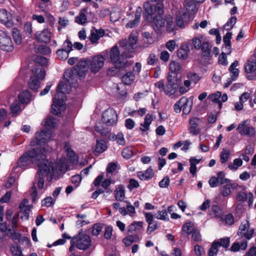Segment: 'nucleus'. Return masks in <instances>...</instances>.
I'll list each match as a JSON object with an SVG mask.
<instances>
[{
    "label": "nucleus",
    "instance_id": "1",
    "mask_svg": "<svg viewBox=\"0 0 256 256\" xmlns=\"http://www.w3.org/2000/svg\"><path fill=\"white\" fill-rule=\"evenodd\" d=\"M38 171L36 176L37 186L39 189L44 188V177L47 176L48 180H51L53 176L60 173L66 172L68 168V160L66 158H62L55 163L44 160L38 164Z\"/></svg>",
    "mask_w": 256,
    "mask_h": 256
},
{
    "label": "nucleus",
    "instance_id": "2",
    "mask_svg": "<svg viewBox=\"0 0 256 256\" xmlns=\"http://www.w3.org/2000/svg\"><path fill=\"white\" fill-rule=\"evenodd\" d=\"M48 150V148L40 146L25 152L17 162V166L24 169L31 164L36 163L38 165L40 162L46 160V154Z\"/></svg>",
    "mask_w": 256,
    "mask_h": 256
},
{
    "label": "nucleus",
    "instance_id": "3",
    "mask_svg": "<svg viewBox=\"0 0 256 256\" xmlns=\"http://www.w3.org/2000/svg\"><path fill=\"white\" fill-rule=\"evenodd\" d=\"M163 8V4L162 3L158 2L156 4L158 15L154 16L152 26L154 30L157 34H161L165 29H166L168 32H171L175 28V24L171 16H166L164 18H162Z\"/></svg>",
    "mask_w": 256,
    "mask_h": 256
},
{
    "label": "nucleus",
    "instance_id": "4",
    "mask_svg": "<svg viewBox=\"0 0 256 256\" xmlns=\"http://www.w3.org/2000/svg\"><path fill=\"white\" fill-rule=\"evenodd\" d=\"M132 56V54H127L126 52H122L120 56L118 48L116 45L112 47L110 53V58L111 62L118 68H126L127 66V60L126 58Z\"/></svg>",
    "mask_w": 256,
    "mask_h": 256
},
{
    "label": "nucleus",
    "instance_id": "5",
    "mask_svg": "<svg viewBox=\"0 0 256 256\" xmlns=\"http://www.w3.org/2000/svg\"><path fill=\"white\" fill-rule=\"evenodd\" d=\"M70 244L71 246L69 248L70 252L73 250L74 246L80 250H86L90 246L92 240L89 236L84 234H79L72 239Z\"/></svg>",
    "mask_w": 256,
    "mask_h": 256
},
{
    "label": "nucleus",
    "instance_id": "6",
    "mask_svg": "<svg viewBox=\"0 0 256 256\" xmlns=\"http://www.w3.org/2000/svg\"><path fill=\"white\" fill-rule=\"evenodd\" d=\"M35 76H32L28 82L30 88L32 90H36L40 87V83L38 78L40 80H44L46 72L44 68L41 66H36L32 70Z\"/></svg>",
    "mask_w": 256,
    "mask_h": 256
},
{
    "label": "nucleus",
    "instance_id": "7",
    "mask_svg": "<svg viewBox=\"0 0 256 256\" xmlns=\"http://www.w3.org/2000/svg\"><path fill=\"white\" fill-rule=\"evenodd\" d=\"M254 230L250 226V222L247 220H244L240 224L237 234L242 238H244L247 240H250L254 236Z\"/></svg>",
    "mask_w": 256,
    "mask_h": 256
},
{
    "label": "nucleus",
    "instance_id": "8",
    "mask_svg": "<svg viewBox=\"0 0 256 256\" xmlns=\"http://www.w3.org/2000/svg\"><path fill=\"white\" fill-rule=\"evenodd\" d=\"M88 68L92 73L99 72L104 65L105 58L102 54H98L87 59Z\"/></svg>",
    "mask_w": 256,
    "mask_h": 256
},
{
    "label": "nucleus",
    "instance_id": "9",
    "mask_svg": "<svg viewBox=\"0 0 256 256\" xmlns=\"http://www.w3.org/2000/svg\"><path fill=\"white\" fill-rule=\"evenodd\" d=\"M0 48L6 52H12L14 48L10 36L2 30H0Z\"/></svg>",
    "mask_w": 256,
    "mask_h": 256
},
{
    "label": "nucleus",
    "instance_id": "10",
    "mask_svg": "<svg viewBox=\"0 0 256 256\" xmlns=\"http://www.w3.org/2000/svg\"><path fill=\"white\" fill-rule=\"evenodd\" d=\"M52 136V132L50 130L46 131L42 130L40 132H38L35 135L36 142L34 141L31 142V145L34 146L36 144L42 145L45 144L51 139Z\"/></svg>",
    "mask_w": 256,
    "mask_h": 256
},
{
    "label": "nucleus",
    "instance_id": "11",
    "mask_svg": "<svg viewBox=\"0 0 256 256\" xmlns=\"http://www.w3.org/2000/svg\"><path fill=\"white\" fill-rule=\"evenodd\" d=\"M102 122L108 126H112L116 124L117 114L115 110L112 108L106 110L102 114Z\"/></svg>",
    "mask_w": 256,
    "mask_h": 256
},
{
    "label": "nucleus",
    "instance_id": "12",
    "mask_svg": "<svg viewBox=\"0 0 256 256\" xmlns=\"http://www.w3.org/2000/svg\"><path fill=\"white\" fill-rule=\"evenodd\" d=\"M64 102V96H62V98H59V94H56L53 98L51 112L54 115L60 114V111L65 109Z\"/></svg>",
    "mask_w": 256,
    "mask_h": 256
},
{
    "label": "nucleus",
    "instance_id": "13",
    "mask_svg": "<svg viewBox=\"0 0 256 256\" xmlns=\"http://www.w3.org/2000/svg\"><path fill=\"white\" fill-rule=\"evenodd\" d=\"M192 2H187L186 4V8L187 10L184 8L182 9L179 11L178 15L176 16V22L178 26L180 28L184 27L186 24L188 22L190 19L189 14L188 13V7L192 5Z\"/></svg>",
    "mask_w": 256,
    "mask_h": 256
},
{
    "label": "nucleus",
    "instance_id": "14",
    "mask_svg": "<svg viewBox=\"0 0 256 256\" xmlns=\"http://www.w3.org/2000/svg\"><path fill=\"white\" fill-rule=\"evenodd\" d=\"M88 60H85L80 62L76 68L72 71H68L64 74V76H71L72 74H76L79 76L82 77L85 75L86 72L88 69Z\"/></svg>",
    "mask_w": 256,
    "mask_h": 256
},
{
    "label": "nucleus",
    "instance_id": "15",
    "mask_svg": "<svg viewBox=\"0 0 256 256\" xmlns=\"http://www.w3.org/2000/svg\"><path fill=\"white\" fill-rule=\"evenodd\" d=\"M69 76H70L68 75L64 76L66 80L59 83L57 88V93L56 94H59V98H62V96H64V101L66 100L65 94L70 92V84L72 83L70 78H67Z\"/></svg>",
    "mask_w": 256,
    "mask_h": 256
},
{
    "label": "nucleus",
    "instance_id": "16",
    "mask_svg": "<svg viewBox=\"0 0 256 256\" xmlns=\"http://www.w3.org/2000/svg\"><path fill=\"white\" fill-rule=\"evenodd\" d=\"M138 40V36L136 35L132 34L129 36L128 43L126 40H123L120 42L119 44L122 47H125L126 50L130 52V54L133 53L135 50V44Z\"/></svg>",
    "mask_w": 256,
    "mask_h": 256
},
{
    "label": "nucleus",
    "instance_id": "17",
    "mask_svg": "<svg viewBox=\"0 0 256 256\" xmlns=\"http://www.w3.org/2000/svg\"><path fill=\"white\" fill-rule=\"evenodd\" d=\"M249 124L250 121L248 120L242 121L238 124L236 130L241 134L254 136L255 134L254 129L252 126H248Z\"/></svg>",
    "mask_w": 256,
    "mask_h": 256
},
{
    "label": "nucleus",
    "instance_id": "18",
    "mask_svg": "<svg viewBox=\"0 0 256 256\" xmlns=\"http://www.w3.org/2000/svg\"><path fill=\"white\" fill-rule=\"evenodd\" d=\"M32 206L28 204L27 199H24L20 204V212L22 214L21 218L23 220H28Z\"/></svg>",
    "mask_w": 256,
    "mask_h": 256
},
{
    "label": "nucleus",
    "instance_id": "19",
    "mask_svg": "<svg viewBox=\"0 0 256 256\" xmlns=\"http://www.w3.org/2000/svg\"><path fill=\"white\" fill-rule=\"evenodd\" d=\"M0 21L7 27L10 28L13 25L11 14L4 9L0 10Z\"/></svg>",
    "mask_w": 256,
    "mask_h": 256
},
{
    "label": "nucleus",
    "instance_id": "20",
    "mask_svg": "<svg viewBox=\"0 0 256 256\" xmlns=\"http://www.w3.org/2000/svg\"><path fill=\"white\" fill-rule=\"evenodd\" d=\"M50 38L51 33L47 29L44 30L42 32H36V40L40 42H48L50 40Z\"/></svg>",
    "mask_w": 256,
    "mask_h": 256
},
{
    "label": "nucleus",
    "instance_id": "21",
    "mask_svg": "<svg viewBox=\"0 0 256 256\" xmlns=\"http://www.w3.org/2000/svg\"><path fill=\"white\" fill-rule=\"evenodd\" d=\"M104 34V31L102 30H92L89 36V39L91 43L93 44H97L100 38H102Z\"/></svg>",
    "mask_w": 256,
    "mask_h": 256
},
{
    "label": "nucleus",
    "instance_id": "22",
    "mask_svg": "<svg viewBox=\"0 0 256 256\" xmlns=\"http://www.w3.org/2000/svg\"><path fill=\"white\" fill-rule=\"evenodd\" d=\"M64 148L70 161L73 164L76 163L78 162L77 156L72 150L71 146L68 142H64Z\"/></svg>",
    "mask_w": 256,
    "mask_h": 256
},
{
    "label": "nucleus",
    "instance_id": "23",
    "mask_svg": "<svg viewBox=\"0 0 256 256\" xmlns=\"http://www.w3.org/2000/svg\"><path fill=\"white\" fill-rule=\"evenodd\" d=\"M94 15L90 11L88 10V8H85L82 10L80 14L76 18V22L79 24H84L87 22V15Z\"/></svg>",
    "mask_w": 256,
    "mask_h": 256
},
{
    "label": "nucleus",
    "instance_id": "24",
    "mask_svg": "<svg viewBox=\"0 0 256 256\" xmlns=\"http://www.w3.org/2000/svg\"><path fill=\"white\" fill-rule=\"evenodd\" d=\"M145 13L144 14V16L148 20L149 16L152 17L154 14L158 15V10L156 8V5L153 6L150 2H146L144 4Z\"/></svg>",
    "mask_w": 256,
    "mask_h": 256
},
{
    "label": "nucleus",
    "instance_id": "25",
    "mask_svg": "<svg viewBox=\"0 0 256 256\" xmlns=\"http://www.w3.org/2000/svg\"><path fill=\"white\" fill-rule=\"evenodd\" d=\"M248 242L246 240H237L230 247V250L233 252H236L240 250H244L247 248Z\"/></svg>",
    "mask_w": 256,
    "mask_h": 256
},
{
    "label": "nucleus",
    "instance_id": "26",
    "mask_svg": "<svg viewBox=\"0 0 256 256\" xmlns=\"http://www.w3.org/2000/svg\"><path fill=\"white\" fill-rule=\"evenodd\" d=\"M108 146L106 142L102 140H97L94 152L96 154H98L106 150Z\"/></svg>",
    "mask_w": 256,
    "mask_h": 256
},
{
    "label": "nucleus",
    "instance_id": "27",
    "mask_svg": "<svg viewBox=\"0 0 256 256\" xmlns=\"http://www.w3.org/2000/svg\"><path fill=\"white\" fill-rule=\"evenodd\" d=\"M115 198L118 201H123L125 198V190L122 185H120L116 188L114 191Z\"/></svg>",
    "mask_w": 256,
    "mask_h": 256
},
{
    "label": "nucleus",
    "instance_id": "28",
    "mask_svg": "<svg viewBox=\"0 0 256 256\" xmlns=\"http://www.w3.org/2000/svg\"><path fill=\"white\" fill-rule=\"evenodd\" d=\"M137 175L141 180H145L152 178L154 176V172L150 167L144 172H138Z\"/></svg>",
    "mask_w": 256,
    "mask_h": 256
},
{
    "label": "nucleus",
    "instance_id": "29",
    "mask_svg": "<svg viewBox=\"0 0 256 256\" xmlns=\"http://www.w3.org/2000/svg\"><path fill=\"white\" fill-rule=\"evenodd\" d=\"M58 119L52 116H48L43 122L46 128H54L58 124Z\"/></svg>",
    "mask_w": 256,
    "mask_h": 256
},
{
    "label": "nucleus",
    "instance_id": "30",
    "mask_svg": "<svg viewBox=\"0 0 256 256\" xmlns=\"http://www.w3.org/2000/svg\"><path fill=\"white\" fill-rule=\"evenodd\" d=\"M109 140L112 141H116L120 145L124 146L126 144L124 134L122 132H118L117 134H110L108 136Z\"/></svg>",
    "mask_w": 256,
    "mask_h": 256
},
{
    "label": "nucleus",
    "instance_id": "31",
    "mask_svg": "<svg viewBox=\"0 0 256 256\" xmlns=\"http://www.w3.org/2000/svg\"><path fill=\"white\" fill-rule=\"evenodd\" d=\"M168 81V86H170L171 88H178L177 74L176 72H170L167 77Z\"/></svg>",
    "mask_w": 256,
    "mask_h": 256
},
{
    "label": "nucleus",
    "instance_id": "32",
    "mask_svg": "<svg viewBox=\"0 0 256 256\" xmlns=\"http://www.w3.org/2000/svg\"><path fill=\"white\" fill-rule=\"evenodd\" d=\"M212 46L210 43L206 40V38L202 44L200 49L202 50V55L203 57H208L210 54V49Z\"/></svg>",
    "mask_w": 256,
    "mask_h": 256
},
{
    "label": "nucleus",
    "instance_id": "33",
    "mask_svg": "<svg viewBox=\"0 0 256 256\" xmlns=\"http://www.w3.org/2000/svg\"><path fill=\"white\" fill-rule=\"evenodd\" d=\"M135 80V75L132 72H126L122 77V81L126 85L132 84Z\"/></svg>",
    "mask_w": 256,
    "mask_h": 256
},
{
    "label": "nucleus",
    "instance_id": "34",
    "mask_svg": "<svg viewBox=\"0 0 256 256\" xmlns=\"http://www.w3.org/2000/svg\"><path fill=\"white\" fill-rule=\"evenodd\" d=\"M236 186L235 184H230L228 182L221 188V194L222 196H226L231 193V189L234 188Z\"/></svg>",
    "mask_w": 256,
    "mask_h": 256
},
{
    "label": "nucleus",
    "instance_id": "35",
    "mask_svg": "<svg viewBox=\"0 0 256 256\" xmlns=\"http://www.w3.org/2000/svg\"><path fill=\"white\" fill-rule=\"evenodd\" d=\"M205 39L206 37L203 36H198L194 37L192 39V41L194 48L196 50H200V48L202 47V44Z\"/></svg>",
    "mask_w": 256,
    "mask_h": 256
},
{
    "label": "nucleus",
    "instance_id": "36",
    "mask_svg": "<svg viewBox=\"0 0 256 256\" xmlns=\"http://www.w3.org/2000/svg\"><path fill=\"white\" fill-rule=\"evenodd\" d=\"M18 98L22 104H28L30 101V94L28 90H24L20 94Z\"/></svg>",
    "mask_w": 256,
    "mask_h": 256
},
{
    "label": "nucleus",
    "instance_id": "37",
    "mask_svg": "<svg viewBox=\"0 0 256 256\" xmlns=\"http://www.w3.org/2000/svg\"><path fill=\"white\" fill-rule=\"evenodd\" d=\"M196 230H197V228L195 227L194 224L192 222H186L182 226V232L187 235L192 234L193 231H194Z\"/></svg>",
    "mask_w": 256,
    "mask_h": 256
},
{
    "label": "nucleus",
    "instance_id": "38",
    "mask_svg": "<svg viewBox=\"0 0 256 256\" xmlns=\"http://www.w3.org/2000/svg\"><path fill=\"white\" fill-rule=\"evenodd\" d=\"M152 120V115L148 114L146 115L144 123L141 124L140 129L141 130L146 132L149 129L150 125Z\"/></svg>",
    "mask_w": 256,
    "mask_h": 256
},
{
    "label": "nucleus",
    "instance_id": "39",
    "mask_svg": "<svg viewBox=\"0 0 256 256\" xmlns=\"http://www.w3.org/2000/svg\"><path fill=\"white\" fill-rule=\"evenodd\" d=\"M242 160L241 158H235L232 163H230L228 168L232 171H236L239 167L241 166L242 164Z\"/></svg>",
    "mask_w": 256,
    "mask_h": 256
},
{
    "label": "nucleus",
    "instance_id": "40",
    "mask_svg": "<svg viewBox=\"0 0 256 256\" xmlns=\"http://www.w3.org/2000/svg\"><path fill=\"white\" fill-rule=\"evenodd\" d=\"M224 212L218 206H212L211 208V215L216 218H222Z\"/></svg>",
    "mask_w": 256,
    "mask_h": 256
},
{
    "label": "nucleus",
    "instance_id": "41",
    "mask_svg": "<svg viewBox=\"0 0 256 256\" xmlns=\"http://www.w3.org/2000/svg\"><path fill=\"white\" fill-rule=\"evenodd\" d=\"M142 222H134L128 227V232L132 233L134 232L140 230L142 226Z\"/></svg>",
    "mask_w": 256,
    "mask_h": 256
},
{
    "label": "nucleus",
    "instance_id": "42",
    "mask_svg": "<svg viewBox=\"0 0 256 256\" xmlns=\"http://www.w3.org/2000/svg\"><path fill=\"white\" fill-rule=\"evenodd\" d=\"M188 102V98L182 97L174 105V110L176 113L180 112L182 109V104Z\"/></svg>",
    "mask_w": 256,
    "mask_h": 256
},
{
    "label": "nucleus",
    "instance_id": "43",
    "mask_svg": "<svg viewBox=\"0 0 256 256\" xmlns=\"http://www.w3.org/2000/svg\"><path fill=\"white\" fill-rule=\"evenodd\" d=\"M214 242H218V247L222 246L224 248H228L230 246V240L228 237H224L218 240H215Z\"/></svg>",
    "mask_w": 256,
    "mask_h": 256
},
{
    "label": "nucleus",
    "instance_id": "44",
    "mask_svg": "<svg viewBox=\"0 0 256 256\" xmlns=\"http://www.w3.org/2000/svg\"><path fill=\"white\" fill-rule=\"evenodd\" d=\"M230 156V151L228 149H223L220 155V162L222 164L226 163Z\"/></svg>",
    "mask_w": 256,
    "mask_h": 256
},
{
    "label": "nucleus",
    "instance_id": "45",
    "mask_svg": "<svg viewBox=\"0 0 256 256\" xmlns=\"http://www.w3.org/2000/svg\"><path fill=\"white\" fill-rule=\"evenodd\" d=\"M256 70V62L254 61L248 60L245 66V71L246 73H251Z\"/></svg>",
    "mask_w": 256,
    "mask_h": 256
},
{
    "label": "nucleus",
    "instance_id": "46",
    "mask_svg": "<svg viewBox=\"0 0 256 256\" xmlns=\"http://www.w3.org/2000/svg\"><path fill=\"white\" fill-rule=\"evenodd\" d=\"M218 242H214L212 244L208 250V256H215L216 255L218 250Z\"/></svg>",
    "mask_w": 256,
    "mask_h": 256
},
{
    "label": "nucleus",
    "instance_id": "47",
    "mask_svg": "<svg viewBox=\"0 0 256 256\" xmlns=\"http://www.w3.org/2000/svg\"><path fill=\"white\" fill-rule=\"evenodd\" d=\"M181 66L180 64L175 61L171 62L170 64V70L172 72H179L181 70Z\"/></svg>",
    "mask_w": 256,
    "mask_h": 256
},
{
    "label": "nucleus",
    "instance_id": "48",
    "mask_svg": "<svg viewBox=\"0 0 256 256\" xmlns=\"http://www.w3.org/2000/svg\"><path fill=\"white\" fill-rule=\"evenodd\" d=\"M236 16H232L230 18L224 26V28L226 30H230L236 24Z\"/></svg>",
    "mask_w": 256,
    "mask_h": 256
},
{
    "label": "nucleus",
    "instance_id": "49",
    "mask_svg": "<svg viewBox=\"0 0 256 256\" xmlns=\"http://www.w3.org/2000/svg\"><path fill=\"white\" fill-rule=\"evenodd\" d=\"M217 180L219 186L230 182V180L225 178V174L223 172H220L217 174Z\"/></svg>",
    "mask_w": 256,
    "mask_h": 256
},
{
    "label": "nucleus",
    "instance_id": "50",
    "mask_svg": "<svg viewBox=\"0 0 256 256\" xmlns=\"http://www.w3.org/2000/svg\"><path fill=\"white\" fill-rule=\"evenodd\" d=\"M156 218L158 220H168V213L166 210L158 211L156 214Z\"/></svg>",
    "mask_w": 256,
    "mask_h": 256
},
{
    "label": "nucleus",
    "instance_id": "51",
    "mask_svg": "<svg viewBox=\"0 0 256 256\" xmlns=\"http://www.w3.org/2000/svg\"><path fill=\"white\" fill-rule=\"evenodd\" d=\"M14 40L16 44H20L22 42V38L20 31L16 28H14L12 30Z\"/></svg>",
    "mask_w": 256,
    "mask_h": 256
},
{
    "label": "nucleus",
    "instance_id": "52",
    "mask_svg": "<svg viewBox=\"0 0 256 256\" xmlns=\"http://www.w3.org/2000/svg\"><path fill=\"white\" fill-rule=\"evenodd\" d=\"M187 77L190 80L195 84H196L200 80V76L195 72H190L188 73Z\"/></svg>",
    "mask_w": 256,
    "mask_h": 256
},
{
    "label": "nucleus",
    "instance_id": "53",
    "mask_svg": "<svg viewBox=\"0 0 256 256\" xmlns=\"http://www.w3.org/2000/svg\"><path fill=\"white\" fill-rule=\"evenodd\" d=\"M221 97V93L219 92H216L215 94H212L209 96V98L213 102H216L219 104V106H221L222 103L219 100V99Z\"/></svg>",
    "mask_w": 256,
    "mask_h": 256
},
{
    "label": "nucleus",
    "instance_id": "54",
    "mask_svg": "<svg viewBox=\"0 0 256 256\" xmlns=\"http://www.w3.org/2000/svg\"><path fill=\"white\" fill-rule=\"evenodd\" d=\"M73 44L70 40H66L62 44V49L64 51L70 53L72 50Z\"/></svg>",
    "mask_w": 256,
    "mask_h": 256
},
{
    "label": "nucleus",
    "instance_id": "55",
    "mask_svg": "<svg viewBox=\"0 0 256 256\" xmlns=\"http://www.w3.org/2000/svg\"><path fill=\"white\" fill-rule=\"evenodd\" d=\"M95 130L102 136H105L110 132V130L108 128H104L102 126L96 125Z\"/></svg>",
    "mask_w": 256,
    "mask_h": 256
},
{
    "label": "nucleus",
    "instance_id": "56",
    "mask_svg": "<svg viewBox=\"0 0 256 256\" xmlns=\"http://www.w3.org/2000/svg\"><path fill=\"white\" fill-rule=\"evenodd\" d=\"M68 54L69 53L64 51L62 49L58 50L56 51V54L58 58L62 60H64L68 58Z\"/></svg>",
    "mask_w": 256,
    "mask_h": 256
},
{
    "label": "nucleus",
    "instance_id": "57",
    "mask_svg": "<svg viewBox=\"0 0 256 256\" xmlns=\"http://www.w3.org/2000/svg\"><path fill=\"white\" fill-rule=\"evenodd\" d=\"M192 102H190L188 98V102L186 103H184L182 104V110L183 113L188 114L190 113L192 108Z\"/></svg>",
    "mask_w": 256,
    "mask_h": 256
},
{
    "label": "nucleus",
    "instance_id": "58",
    "mask_svg": "<svg viewBox=\"0 0 256 256\" xmlns=\"http://www.w3.org/2000/svg\"><path fill=\"white\" fill-rule=\"evenodd\" d=\"M54 202L55 200L52 196H48L42 201V206L50 207Z\"/></svg>",
    "mask_w": 256,
    "mask_h": 256
},
{
    "label": "nucleus",
    "instance_id": "59",
    "mask_svg": "<svg viewBox=\"0 0 256 256\" xmlns=\"http://www.w3.org/2000/svg\"><path fill=\"white\" fill-rule=\"evenodd\" d=\"M12 112L13 114H17L20 111V106L18 102H14L10 106Z\"/></svg>",
    "mask_w": 256,
    "mask_h": 256
},
{
    "label": "nucleus",
    "instance_id": "60",
    "mask_svg": "<svg viewBox=\"0 0 256 256\" xmlns=\"http://www.w3.org/2000/svg\"><path fill=\"white\" fill-rule=\"evenodd\" d=\"M102 227L100 224H96L94 225L92 230V234L93 236H97L102 232Z\"/></svg>",
    "mask_w": 256,
    "mask_h": 256
},
{
    "label": "nucleus",
    "instance_id": "61",
    "mask_svg": "<svg viewBox=\"0 0 256 256\" xmlns=\"http://www.w3.org/2000/svg\"><path fill=\"white\" fill-rule=\"evenodd\" d=\"M122 154L124 158L128 159L130 158L133 155V152L132 149L129 148H125L122 150Z\"/></svg>",
    "mask_w": 256,
    "mask_h": 256
},
{
    "label": "nucleus",
    "instance_id": "62",
    "mask_svg": "<svg viewBox=\"0 0 256 256\" xmlns=\"http://www.w3.org/2000/svg\"><path fill=\"white\" fill-rule=\"evenodd\" d=\"M158 60L157 56L154 54H150L147 59V63L150 65H154Z\"/></svg>",
    "mask_w": 256,
    "mask_h": 256
},
{
    "label": "nucleus",
    "instance_id": "63",
    "mask_svg": "<svg viewBox=\"0 0 256 256\" xmlns=\"http://www.w3.org/2000/svg\"><path fill=\"white\" fill-rule=\"evenodd\" d=\"M11 251L14 256H22L20 248L18 246H12Z\"/></svg>",
    "mask_w": 256,
    "mask_h": 256
},
{
    "label": "nucleus",
    "instance_id": "64",
    "mask_svg": "<svg viewBox=\"0 0 256 256\" xmlns=\"http://www.w3.org/2000/svg\"><path fill=\"white\" fill-rule=\"evenodd\" d=\"M176 44L174 40H170L166 44V48L170 52H173L176 48Z\"/></svg>",
    "mask_w": 256,
    "mask_h": 256
}]
</instances>
